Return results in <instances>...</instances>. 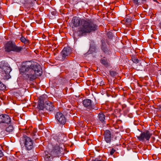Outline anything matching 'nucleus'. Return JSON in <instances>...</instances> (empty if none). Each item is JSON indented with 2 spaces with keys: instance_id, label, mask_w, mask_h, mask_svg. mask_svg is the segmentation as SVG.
Masks as SVG:
<instances>
[{
  "instance_id": "3",
  "label": "nucleus",
  "mask_w": 161,
  "mask_h": 161,
  "mask_svg": "<svg viewBox=\"0 0 161 161\" xmlns=\"http://www.w3.org/2000/svg\"><path fill=\"white\" fill-rule=\"evenodd\" d=\"M11 71V69L7 63L3 61L0 62V71L2 79L8 80L10 78L9 73Z\"/></svg>"
},
{
  "instance_id": "48",
  "label": "nucleus",
  "mask_w": 161,
  "mask_h": 161,
  "mask_svg": "<svg viewBox=\"0 0 161 161\" xmlns=\"http://www.w3.org/2000/svg\"><path fill=\"white\" fill-rule=\"evenodd\" d=\"M66 82H65V83H67L68 84V82L67 81H66Z\"/></svg>"
},
{
  "instance_id": "38",
  "label": "nucleus",
  "mask_w": 161,
  "mask_h": 161,
  "mask_svg": "<svg viewBox=\"0 0 161 161\" xmlns=\"http://www.w3.org/2000/svg\"><path fill=\"white\" fill-rule=\"evenodd\" d=\"M23 3H28V2L26 0H25L24 2H23Z\"/></svg>"
},
{
  "instance_id": "39",
  "label": "nucleus",
  "mask_w": 161,
  "mask_h": 161,
  "mask_svg": "<svg viewBox=\"0 0 161 161\" xmlns=\"http://www.w3.org/2000/svg\"><path fill=\"white\" fill-rule=\"evenodd\" d=\"M121 122V120H117V123H118L119 122Z\"/></svg>"
},
{
  "instance_id": "34",
  "label": "nucleus",
  "mask_w": 161,
  "mask_h": 161,
  "mask_svg": "<svg viewBox=\"0 0 161 161\" xmlns=\"http://www.w3.org/2000/svg\"><path fill=\"white\" fill-rule=\"evenodd\" d=\"M126 106L125 104H123L122 105V110H124V109L126 108Z\"/></svg>"
},
{
  "instance_id": "18",
  "label": "nucleus",
  "mask_w": 161,
  "mask_h": 161,
  "mask_svg": "<svg viewBox=\"0 0 161 161\" xmlns=\"http://www.w3.org/2000/svg\"><path fill=\"white\" fill-rule=\"evenodd\" d=\"M22 49L23 48L21 47L17 46L15 44L12 51L14 52L19 53L21 51Z\"/></svg>"
},
{
  "instance_id": "11",
  "label": "nucleus",
  "mask_w": 161,
  "mask_h": 161,
  "mask_svg": "<svg viewBox=\"0 0 161 161\" xmlns=\"http://www.w3.org/2000/svg\"><path fill=\"white\" fill-rule=\"evenodd\" d=\"M15 44V43L12 41H10L7 42L5 46V51L8 52L12 51Z\"/></svg>"
},
{
  "instance_id": "45",
  "label": "nucleus",
  "mask_w": 161,
  "mask_h": 161,
  "mask_svg": "<svg viewBox=\"0 0 161 161\" xmlns=\"http://www.w3.org/2000/svg\"><path fill=\"white\" fill-rule=\"evenodd\" d=\"M61 107H64V106H63V105H62V104H61Z\"/></svg>"
},
{
  "instance_id": "10",
  "label": "nucleus",
  "mask_w": 161,
  "mask_h": 161,
  "mask_svg": "<svg viewBox=\"0 0 161 161\" xmlns=\"http://www.w3.org/2000/svg\"><path fill=\"white\" fill-rule=\"evenodd\" d=\"M46 97V95H42L39 98V100L38 102V108L40 110H43L45 107L44 103Z\"/></svg>"
},
{
  "instance_id": "13",
  "label": "nucleus",
  "mask_w": 161,
  "mask_h": 161,
  "mask_svg": "<svg viewBox=\"0 0 161 161\" xmlns=\"http://www.w3.org/2000/svg\"><path fill=\"white\" fill-rule=\"evenodd\" d=\"M102 44L101 45V49L103 52L105 53H109L110 49L107 47L105 41L103 40H101Z\"/></svg>"
},
{
  "instance_id": "25",
  "label": "nucleus",
  "mask_w": 161,
  "mask_h": 161,
  "mask_svg": "<svg viewBox=\"0 0 161 161\" xmlns=\"http://www.w3.org/2000/svg\"><path fill=\"white\" fill-rule=\"evenodd\" d=\"M131 60L133 63L137 64L139 62V60L135 56H133L131 57Z\"/></svg>"
},
{
  "instance_id": "30",
  "label": "nucleus",
  "mask_w": 161,
  "mask_h": 161,
  "mask_svg": "<svg viewBox=\"0 0 161 161\" xmlns=\"http://www.w3.org/2000/svg\"><path fill=\"white\" fill-rule=\"evenodd\" d=\"M104 84V82L103 80H101L100 82H97V85H99V86H102Z\"/></svg>"
},
{
  "instance_id": "40",
  "label": "nucleus",
  "mask_w": 161,
  "mask_h": 161,
  "mask_svg": "<svg viewBox=\"0 0 161 161\" xmlns=\"http://www.w3.org/2000/svg\"><path fill=\"white\" fill-rule=\"evenodd\" d=\"M63 146H64V145H63ZM64 148H62V147H61V149H63H63H64Z\"/></svg>"
},
{
  "instance_id": "27",
  "label": "nucleus",
  "mask_w": 161,
  "mask_h": 161,
  "mask_svg": "<svg viewBox=\"0 0 161 161\" xmlns=\"http://www.w3.org/2000/svg\"><path fill=\"white\" fill-rule=\"evenodd\" d=\"M132 22L131 19L130 18H127L125 19V23L127 25H130Z\"/></svg>"
},
{
  "instance_id": "26",
  "label": "nucleus",
  "mask_w": 161,
  "mask_h": 161,
  "mask_svg": "<svg viewBox=\"0 0 161 161\" xmlns=\"http://www.w3.org/2000/svg\"><path fill=\"white\" fill-rule=\"evenodd\" d=\"M6 86L0 81V90H3L6 89Z\"/></svg>"
},
{
  "instance_id": "23",
  "label": "nucleus",
  "mask_w": 161,
  "mask_h": 161,
  "mask_svg": "<svg viewBox=\"0 0 161 161\" xmlns=\"http://www.w3.org/2000/svg\"><path fill=\"white\" fill-rule=\"evenodd\" d=\"M20 40L21 41L24 43H28L29 42V41L26 39V38L22 36L20 38Z\"/></svg>"
},
{
  "instance_id": "20",
  "label": "nucleus",
  "mask_w": 161,
  "mask_h": 161,
  "mask_svg": "<svg viewBox=\"0 0 161 161\" xmlns=\"http://www.w3.org/2000/svg\"><path fill=\"white\" fill-rule=\"evenodd\" d=\"M66 122V119L61 113V124L64 125Z\"/></svg>"
},
{
  "instance_id": "19",
  "label": "nucleus",
  "mask_w": 161,
  "mask_h": 161,
  "mask_svg": "<svg viewBox=\"0 0 161 161\" xmlns=\"http://www.w3.org/2000/svg\"><path fill=\"white\" fill-rule=\"evenodd\" d=\"M14 130L13 126L12 125H10L6 128V132L10 133L13 131Z\"/></svg>"
},
{
  "instance_id": "24",
  "label": "nucleus",
  "mask_w": 161,
  "mask_h": 161,
  "mask_svg": "<svg viewBox=\"0 0 161 161\" xmlns=\"http://www.w3.org/2000/svg\"><path fill=\"white\" fill-rule=\"evenodd\" d=\"M110 75L113 77H114L115 76L117 75V73L115 71L110 70L109 71Z\"/></svg>"
},
{
  "instance_id": "1",
  "label": "nucleus",
  "mask_w": 161,
  "mask_h": 161,
  "mask_svg": "<svg viewBox=\"0 0 161 161\" xmlns=\"http://www.w3.org/2000/svg\"><path fill=\"white\" fill-rule=\"evenodd\" d=\"M20 71L24 73V76L25 79L30 81L34 80L37 76H41L42 74V69L40 65L33 61L24 62Z\"/></svg>"
},
{
  "instance_id": "8",
  "label": "nucleus",
  "mask_w": 161,
  "mask_h": 161,
  "mask_svg": "<svg viewBox=\"0 0 161 161\" xmlns=\"http://www.w3.org/2000/svg\"><path fill=\"white\" fill-rule=\"evenodd\" d=\"M11 119L8 114H3L0 115V123L9 124Z\"/></svg>"
},
{
  "instance_id": "33",
  "label": "nucleus",
  "mask_w": 161,
  "mask_h": 161,
  "mask_svg": "<svg viewBox=\"0 0 161 161\" xmlns=\"http://www.w3.org/2000/svg\"><path fill=\"white\" fill-rule=\"evenodd\" d=\"M31 136H32L33 139L36 138V137H35V136H36V134L35 133L32 132L31 133Z\"/></svg>"
},
{
  "instance_id": "35",
  "label": "nucleus",
  "mask_w": 161,
  "mask_h": 161,
  "mask_svg": "<svg viewBox=\"0 0 161 161\" xmlns=\"http://www.w3.org/2000/svg\"><path fill=\"white\" fill-rule=\"evenodd\" d=\"M3 156V152L0 150V158L2 157Z\"/></svg>"
},
{
  "instance_id": "22",
  "label": "nucleus",
  "mask_w": 161,
  "mask_h": 161,
  "mask_svg": "<svg viewBox=\"0 0 161 161\" xmlns=\"http://www.w3.org/2000/svg\"><path fill=\"white\" fill-rule=\"evenodd\" d=\"M55 119L60 123V112H58L56 113L55 115Z\"/></svg>"
},
{
  "instance_id": "46",
  "label": "nucleus",
  "mask_w": 161,
  "mask_h": 161,
  "mask_svg": "<svg viewBox=\"0 0 161 161\" xmlns=\"http://www.w3.org/2000/svg\"><path fill=\"white\" fill-rule=\"evenodd\" d=\"M26 132H27V134L28 135H29L28 133H27V132H28V130H27V131H26Z\"/></svg>"
},
{
  "instance_id": "42",
  "label": "nucleus",
  "mask_w": 161,
  "mask_h": 161,
  "mask_svg": "<svg viewBox=\"0 0 161 161\" xmlns=\"http://www.w3.org/2000/svg\"><path fill=\"white\" fill-rule=\"evenodd\" d=\"M64 155V153H61V156H63Z\"/></svg>"
},
{
  "instance_id": "47",
  "label": "nucleus",
  "mask_w": 161,
  "mask_h": 161,
  "mask_svg": "<svg viewBox=\"0 0 161 161\" xmlns=\"http://www.w3.org/2000/svg\"><path fill=\"white\" fill-rule=\"evenodd\" d=\"M63 157L62 158V157H61V160H62V159H63Z\"/></svg>"
},
{
  "instance_id": "49",
  "label": "nucleus",
  "mask_w": 161,
  "mask_h": 161,
  "mask_svg": "<svg viewBox=\"0 0 161 161\" xmlns=\"http://www.w3.org/2000/svg\"><path fill=\"white\" fill-rule=\"evenodd\" d=\"M65 89L66 90H67V87H66V88Z\"/></svg>"
},
{
  "instance_id": "9",
  "label": "nucleus",
  "mask_w": 161,
  "mask_h": 161,
  "mask_svg": "<svg viewBox=\"0 0 161 161\" xmlns=\"http://www.w3.org/2000/svg\"><path fill=\"white\" fill-rule=\"evenodd\" d=\"M61 53H62V59L61 61H63L66 57L69 55L71 53V49L69 47H64Z\"/></svg>"
},
{
  "instance_id": "32",
  "label": "nucleus",
  "mask_w": 161,
  "mask_h": 161,
  "mask_svg": "<svg viewBox=\"0 0 161 161\" xmlns=\"http://www.w3.org/2000/svg\"><path fill=\"white\" fill-rule=\"evenodd\" d=\"M116 150L114 148H112L110 152V154L111 155H112L115 152Z\"/></svg>"
},
{
  "instance_id": "41",
  "label": "nucleus",
  "mask_w": 161,
  "mask_h": 161,
  "mask_svg": "<svg viewBox=\"0 0 161 161\" xmlns=\"http://www.w3.org/2000/svg\"><path fill=\"white\" fill-rule=\"evenodd\" d=\"M160 27L161 29V22L159 24Z\"/></svg>"
},
{
  "instance_id": "50",
  "label": "nucleus",
  "mask_w": 161,
  "mask_h": 161,
  "mask_svg": "<svg viewBox=\"0 0 161 161\" xmlns=\"http://www.w3.org/2000/svg\"><path fill=\"white\" fill-rule=\"evenodd\" d=\"M61 101H62V103H63V102L62 101V99L61 100Z\"/></svg>"
},
{
  "instance_id": "17",
  "label": "nucleus",
  "mask_w": 161,
  "mask_h": 161,
  "mask_svg": "<svg viewBox=\"0 0 161 161\" xmlns=\"http://www.w3.org/2000/svg\"><path fill=\"white\" fill-rule=\"evenodd\" d=\"M100 62L106 67L109 66L108 63L107 61V59L105 57H103L100 60Z\"/></svg>"
},
{
  "instance_id": "6",
  "label": "nucleus",
  "mask_w": 161,
  "mask_h": 161,
  "mask_svg": "<svg viewBox=\"0 0 161 161\" xmlns=\"http://www.w3.org/2000/svg\"><path fill=\"white\" fill-rule=\"evenodd\" d=\"M104 138L106 142L110 144L112 140V133L109 130H106L103 134Z\"/></svg>"
},
{
  "instance_id": "37",
  "label": "nucleus",
  "mask_w": 161,
  "mask_h": 161,
  "mask_svg": "<svg viewBox=\"0 0 161 161\" xmlns=\"http://www.w3.org/2000/svg\"><path fill=\"white\" fill-rule=\"evenodd\" d=\"M37 132V130L36 129H34L33 130V132H34L35 133H36Z\"/></svg>"
},
{
  "instance_id": "44",
  "label": "nucleus",
  "mask_w": 161,
  "mask_h": 161,
  "mask_svg": "<svg viewBox=\"0 0 161 161\" xmlns=\"http://www.w3.org/2000/svg\"><path fill=\"white\" fill-rule=\"evenodd\" d=\"M139 86H140V87H142V85H139Z\"/></svg>"
},
{
  "instance_id": "43",
  "label": "nucleus",
  "mask_w": 161,
  "mask_h": 161,
  "mask_svg": "<svg viewBox=\"0 0 161 161\" xmlns=\"http://www.w3.org/2000/svg\"><path fill=\"white\" fill-rule=\"evenodd\" d=\"M36 1V0H31V2H33Z\"/></svg>"
},
{
  "instance_id": "2",
  "label": "nucleus",
  "mask_w": 161,
  "mask_h": 161,
  "mask_svg": "<svg viewBox=\"0 0 161 161\" xmlns=\"http://www.w3.org/2000/svg\"><path fill=\"white\" fill-rule=\"evenodd\" d=\"M72 22L75 27L79 26L81 22V25L79 28V31L82 35L94 32L98 29V25L90 19L81 20L78 17H75L73 18Z\"/></svg>"
},
{
  "instance_id": "21",
  "label": "nucleus",
  "mask_w": 161,
  "mask_h": 161,
  "mask_svg": "<svg viewBox=\"0 0 161 161\" xmlns=\"http://www.w3.org/2000/svg\"><path fill=\"white\" fill-rule=\"evenodd\" d=\"M67 140V137L65 134H61V140L62 142H65Z\"/></svg>"
},
{
  "instance_id": "15",
  "label": "nucleus",
  "mask_w": 161,
  "mask_h": 161,
  "mask_svg": "<svg viewBox=\"0 0 161 161\" xmlns=\"http://www.w3.org/2000/svg\"><path fill=\"white\" fill-rule=\"evenodd\" d=\"M98 118L99 120L102 124H106L105 116L104 114L100 112L99 113Z\"/></svg>"
},
{
  "instance_id": "16",
  "label": "nucleus",
  "mask_w": 161,
  "mask_h": 161,
  "mask_svg": "<svg viewBox=\"0 0 161 161\" xmlns=\"http://www.w3.org/2000/svg\"><path fill=\"white\" fill-rule=\"evenodd\" d=\"M131 1L134 4L137 6L145 3L146 2V0H131Z\"/></svg>"
},
{
  "instance_id": "7",
  "label": "nucleus",
  "mask_w": 161,
  "mask_h": 161,
  "mask_svg": "<svg viewBox=\"0 0 161 161\" xmlns=\"http://www.w3.org/2000/svg\"><path fill=\"white\" fill-rule=\"evenodd\" d=\"M92 100L88 99H85L83 101V104L85 107L87 108L90 110L92 109L97 110L98 109V108L97 107H93L94 106L92 105Z\"/></svg>"
},
{
  "instance_id": "4",
  "label": "nucleus",
  "mask_w": 161,
  "mask_h": 161,
  "mask_svg": "<svg viewBox=\"0 0 161 161\" xmlns=\"http://www.w3.org/2000/svg\"><path fill=\"white\" fill-rule=\"evenodd\" d=\"M152 135V134L148 130H146L145 131L142 132L139 136H136L137 139L140 141H143L145 140L146 141H149Z\"/></svg>"
},
{
  "instance_id": "12",
  "label": "nucleus",
  "mask_w": 161,
  "mask_h": 161,
  "mask_svg": "<svg viewBox=\"0 0 161 161\" xmlns=\"http://www.w3.org/2000/svg\"><path fill=\"white\" fill-rule=\"evenodd\" d=\"M53 153L55 156L59 157L60 154V144H57L54 147Z\"/></svg>"
},
{
  "instance_id": "36",
  "label": "nucleus",
  "mask_w": 161,
  "mask_h": 161,
  "mask_svg": "<svg viewBox=\"0 0 161 161\" xmlns=\"http://www.w3.org/2000/svg\"><path fill=\"white\" fill-rule=\"evenodd\" d=\"M95 149L98 152H99L100 151V149L98 147H96L95 148Z\"/></svg>"
},
{
  "instance_id": "29",
  "label": "nucleus",
  "mask_w": 161,
  "mask_h": 161,
  "mask_svg": "<svg viewBox=\"0 0 161 161\" xmlns=\"http://www.w3.org/2000/svg\"><path fill=\"white\" fill-rule=\"evenodd\" d=\"M52 157L50 156H48V155H46L45 156V158L46 160L48 161L49 160L52 158Z\"/></svg>"
},
{
  "instance_id": "5",
  "label": "nucleus",
  "mask_w": 161,
  "mask_h": 161,
  "mask_svg": "<svg viewBox=\"0 0 161 161\" xmlns=\"http://www.w3.org/2000/svg\"><path fill=\"white\" fill-rule=\"evenodd\" d=\"M24 145L26 149L30 151L34 147L33 142L31 139L27 136H24Z\"/></svg>"
},
{
  "instance_id": "28",
  "label": "nucleus",
  "mask_w": 161,
  "mask_h": 161,
  "mask_svg": "<svg viewBox=\"0 0 161 161\" xmlns=\"http://www.w3.org/2000/svg\"><path fill=\"white\" fill-rule=\"evenodd\" d=\"M107 35L109 38L111 39L113 37V34L111 32L109 31L107 33Z\"/></svg>"
},
{
  "instance_id": "31",
  "label": "nucleus",
  "mask_w": 161,
  "mask_h": 161,
  "mask_svg": "<svg viewBox=\"0 0 161 161\" xmlns=\"http://www.w3.org/2000/svg\"><path fill=\"white\" fill-rule=\"evenodd\" d=\"M123 110L124 113L125 114H127L129 112V110L128 108H126Z\"/></svg>"
},
{
  "instance_id": "14",
  "label": "nucleus",
  "mask_w": 161,
  "mask_h": 161,
  "mask_svg": "<svg viewBox=\"0 0 161 161\" xmlns=\"http://www.w3.org/2000/svg\"><path fill=\"white\" fill-rule=\"evenodd\" d=\"M44 108L47 110L51 111L54 110V106L52 104L51 102L48 101L46 102V103L45 104Z\"/></svg>"
}]
</instances>
